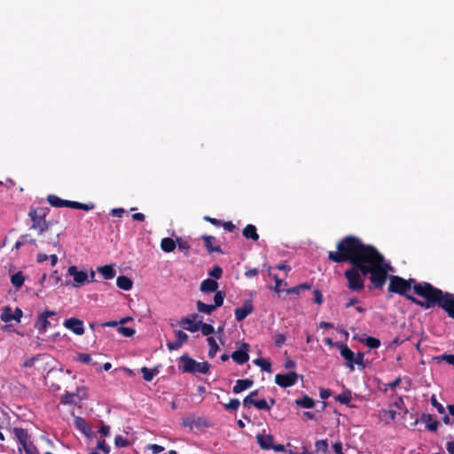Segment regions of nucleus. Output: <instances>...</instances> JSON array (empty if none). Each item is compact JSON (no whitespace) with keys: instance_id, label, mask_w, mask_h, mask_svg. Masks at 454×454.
Wrapping results in <instances>:
<instances>
[{"instance_id":"obj_61","label":"nucleus","mask_w":454,"mask_h":454,"mask_svg":"<svg viewBox=\"0 0 454 454\" xmlns=\"http://www.w3.org/2000/svg\"><path fill=\"white\" fill-rule=\"evenodd\" d=\"M258 274V270L257 269H250L246 271L245 275L248 278H252V277H254Z\"/></svg>"},{"instance_id":"obj_30","label":"nucleus","mask_w":454,"mask_h":454,"mask_svg":"<svg viewBox=\"0 0 454 454\" xmlns=\"http://www.w3.org/2000/svg\"><path fill=\"white\" fill-rule=\"evenodd\" d=\"M207 341L209 346L208 356L212 358L216 355V353L218 351V345L214 337H208L207 339Z\"/></svg>"},{"instance_id":"obj_29","label":"nucleus","mask_w":454,"mask_h":454,"mask_svg":"<svg viewBox=\"0 0 454 454\" xmlns=\"http://www.w3.org/2000/svg\"><path fill=\"white\" fill-rule=\"evenodd\" d=\"M254 363L258 365L262 371L267 372H271V364L266 358H257L254 361Z\"/></svg>"},{"instance_id":"obj_48","label":"nucleus","mask_w":454,"mask_h":454,"mask_svg":"<svg viewBox=\"0 0 454 454\" xmlns=\"http://www.w3.org/2000/svg\"><path fill=\"white\" fill-rule=\"evenodd\" d=\"M239 404H240V403L238 399H231L224 406L227 410H237L239 408Z\"/></svg>"},{"instance_id":"obj_63","label":"nucleus","mask_w":454,"mask_h":454,"mask_svg":"<svg viewBox=\"0 0 454 454\" xmlns=\"http://www.w3.org/2000/svg\"><path fill=\"white\" fill-rule=\"evenodd\" d=\"M132 218L135 221H144L145 220V215L142 213H135L132 215Z\"/></svg>"},{"instance_id":"obj_49","label":"nucleus","mask_w":454,"mask_h":454,"mask_svg":"<svg viewBox=\"0 0 454 454\" xmlns=\"http://www.w3.org/2000/svg\"><path fill=\"white\" fill-rule=\"evenodd\" d=\"M153 454H160L164 450V447L158 444H150L147 447Z\"/></svg>"},{"instance_id":"obj_9","label":"nucleus","mask_w":454,"mask_h":454,"mask_svg":"<svg viewBox=\"0 0 454 454\" xmlns=\"http://www.w3.org/2000/svg\"><path fill=\"white\" fill-rule=\"evenodd\" d=\"M23 316V312L20 309L15 308L12 309L11 307H4L3 312L1 314V319L4 322H11L12 320L16 322H20V319Z\"/></svg>"},{"instance_id":"obj_24","label":"nucleus","mask_w":454,"mask_h":454,"mask_svg":"<svg viewBox=\"0 0 454 454\" xmlns=\"http://www.w3.org/2000/svg\"><path fill=\"white\" fill-rule=\"evenodd\" d=\"M176 247V241L171 238H164L160 242V248L166 252L170 253L175 250Z\"/></svg>"},{"instance_id":"obj_39","label":"nucleus","mask_w":454,"mask_h":454,"mask_svg":"<svg viewBox=\"0 0 454 454\" xmlns=\"http://www.w3.org/2000/svg\"><path fill=\"white\" fill-rule=\"evenodd\" d=\"M351 400V394L350 392H343L342 394L339 395L336 397V401L348 404Z\"/></svg>"},{"instance_id":"obj_26","label":"nucleus","mask_w":454,"mask_h":454,"mask_svg":"<svg viewBox=\"0 0 454 454\" xmlns=\"http://www.w3.org/2000/svg\"><path fill=\"white\" fill-rule=\"evenodd\" d=\"M205 247L209 252H219L220 247L216 245V240L212 236H204L203 237Z\"/></svg>"},{"instance_id":"obj_22","label":"nucleus","mask_w":454,"mask_h":454,"mask_svg":"<svg viewBox=\"0 0 454 454\" xmlns=\"http://www.w3.org/2000/svg\"><path fill=\"white\" fill-rule=\"evenodd\" d=\"M98 271L102 274L104 278L112 279L114 278L116 271L113 265H104L98 268Z\"/></svg>"},{"instance_id":"obj_53","label":"nucleus","mask_w":454,"mask_h":454,"mask_svg":"<svg viewBox=\"0 0 454 454\" xmlns=\"http://www.w3.org/2000/svg\"><path fill=\"white\" fill-rule=\"evenodd\" d=\"M364 362V355L361 353H358L357 355L354 356V365H362L363 366Z\"/></svg>"},{"instance_id":"obj_3","label":"nucleus","mask_w":454,"mask_h":454,"mask_svg":"<svg viewBox=\"0 0 454 454\" xmlns=\"http://www.w3.org/2000/svg\"><path fill=\"white\" fill-rule=\"evenodd\" d=\"M178 367L184 372L207 373L209 364L207 362H197L188 356H182L179 359Z\"/></svg>"},{"instance_id":"obj_14","label":"nucleus","mask_w":454,"mask_h":454,"mask_svg":"<svg viewBox=\"0 0 454 454\" xmlns=\"http://www.w3.org/2000/svg\"><path fill=\"white\" fill-rule=\"evenodd\" d=\"M254 310V306L251 301H246L241 307L235 309V317L237 321L244 320Z\"/></svg>"},{"instance_id":"obj_42","label":"nucleus","mask_w":454,"mask_h":454,"mask_svg":"<svg viewBox=\"0 0 454 454\" xmlns=\"http://www.w3.org/2000/svg\"><path fill=\"white\" fill-rule=\"evenodd\" d=\"M254 406H255L259 410H270V405L268 404L267 401L264 399L256 400V402L254 403Z\"/></svg>"},{"instance_id":"obj_50","label":"nucleus","mask_w":454,"mask_h":454,"mask_svg":"<svg viewBox=\"0 0 454 454\" xmlns=\"http://www.w3.org/2000/svg\"><path fill=\"white\" fill-rule=\"evenodd\" d=\"M275 279V286L273 287V290L277 293H280L282 291L281 286H286V283H285L283 280L279 279L277 277H274Z\"/></svg>"},{"instance_id":"obj_34","label":"nucleus","mask_w":454,"mask_h":454,"mask_svg":"<svg viewBox=\"0 0 454 454\" xmlns=\"http://www.w3.org/2000/svg\"><path fill=\"white\" fill-rule=\"evenodd\" d=\"M316 451L326 454L328 450V442L326 440H319L315 443Z\"/></svg>"},{"instance_id":"obj_45","label":"nucleus","mask_w":454,"mask_h":454,"mask_svg":"<svg viewBox=\"0 0 454 454\" xmlns=\"http://www.w3.org/2000/svg\"><path fill=\"white\" fill-rule=\"evenodd\" d=\"M97 449L102 450L106 454H108L110 451V447L106 443L104 440L98 441Z\"/></svg>"},{"instance_id":"obj_8","label":"nucleus","mask_w":454,"mask_h":454,"mask_svg":"<svg viewBox=\"0 0 454 454\" xmlns=\"http://www.w3.org/2000/svg\"><path fill=\"white\" fill-rule=\"evenodd\" d=\"M298 380V375L296 372H288L286 374H277L275 376V382L278 386L282 387H287L294 386Z\"/></svg>"},{"instance_id":"obj_58","label":"nucleus","mask_w":454,"mask_h":454,"mask_svg":"<svg viewBox=\"0 0 454 454\" xmlns=\"http://www.w3.org/2000/svg\"><path fill=\"white\" fill-rule=\"evenodd\" d=\"M285 341H286V338L283 334H278L275 338V343L278 346H281L282 344L285 343Z\"/></svg>"},{"instance_id":"obj_5","label":"nucleus","mask_w":454,"mask_h":454,"mask_svg":"<svg viewBox=\"0 0 454 454\" xmlns=\"http://www.w3.org/2000/svg\"><path fill=\"white\" fill-rule=\"evenodd\" d=\"M32 220L31 228L35 230L38 235H43L48 231L49 224L45 220V213L33 209L29 212Z\"/></svg>"},{"instance_id":"obj_31","label":"nucleus","mask_w":454,"mask_h":454,"mask_svg":"<svg viewBox=\"0 0 454 454\" xmlns=\"http://www.w3.org/2000/svg\"><path fill=\"white\" fill-rule=\"evenodd\" d=\"M296 404L303 408H312L315 404L313 399L309 396H303L301 399L296 400Z\"/></svg>"},{"instance_id":"obj_16","label":"nucleus","mask_w":454,"mask_h":454,"mask_svg":"<svg viewBox=\"0 0 454 454\" xmlns=\"http://www.w3.org/2000/svg\"><path fill=\"white\" fill-rule=\"evenodd\" d=\"M74 425L82 434L88 438H92L94 434L90 425L81 417H75L74 419Z\"/></svg>"},{"instance_id":"obj_40","label":"nucleus","mask_w":454,"mask_h":454,"mask_svg":"<svg viewBox=\"0 0 454 454\" xmlns=\"http://www.w3.org/2000/svg\"><path fill=\"white\" fill-rule=\"evenodd\" d=\"M117 331L125 337H131L135 334V330L129 327L120 326Z\"/></svg>"},{"instance_id":"obj_33","label":"nucleus","mask_w":454,"mask_h":454,"mask_svg":"<svg viewBox=\"0 0 454 454\" xmlns=\"http://www.w3.org/2000/svg\"><path fill=\"white\" fill-rule=\"evenodd\" d=\"M43 236V242H45L47 244H51L52 245L53 247H59V234H55L53 236H45L44 234L42 235Z\"/></svg>"},{"instance_id":"obj_11","label":"nucleus","mask_w":454,"mask_h":454,"mask_svg":"<svg viewBox=\"0 0 454 454\" xmlns=\"http://www.w3.org/2000/svg\"><path fill=\"white\" fill-rule=\"evenodd\" d=\"M86 396V390L78 388L76 393H67L61 397L64 404H77Z\"/></svg>"},{"instance_id":"obj_37","label":"nucleus","mask_w":454,"mask_h":454,"mask_svg":"<svg viewBox=\"0 0 454 454\" xmlns=\"http://www.w3.org/2000/svg\"><path fill=\"white\" fill-rule=\"evenodd\" d=\"M21 448L24 450L26 454H39L35 446L29 441L26 445H22Z\"/></svg>"},{"instance_id":"obj_55","label":"nucleus","mask_w":454,"mask_h":454,"mask_svg":"<svg viewBox=\"0 0 454 454\" xmlns=\"http://www.w3.org/2000/svg\"><path fill=\"white\" fill-rule=\"evenodd\" d=\"M98 433L102 435V436H108L110 434V427L108 426H102L99 430H98Z\"/></svg>"},{"instance_id":"obj_35","label":"nucleus","mask_w":454,"mask_h":454,"mask_svg":"<svg viewBox=\"0 0 454 454\" xmlns=\"http://www.w3.org/2000/svg\"><path fill=\"white\" fill-rule=\"evenodd\" d=\"M141 372L143 374L144 380L146 381H151L156 374L155 370H152L147 367H143L141 369Z\"/></svg>"},{"instance_id":"obj_27","label":"nucleus","mask_w":454,"mask_h":454,"mask_svg":"<svg viewBox=\"0 0 454 454\" xmlns=\"http://www.w3.org/2000/svg\"><path fill=\"white\" fill-rule=\"evenodd\" d=\"M196 308L199 312L207 315H210L215 309V306H213L212 304H205L200 301L196 302Z\"/></svg>"},{"instance_id":"obj_62","label":"nucleus","mask_w":454,"mask_h":454,"mask_svg":"<svg viewBox=\"0 0 454 454\" xmlns=\"http://www.w3.org/2000/svg\"><path fill=\"white\" fill-rule=\"evenodd\" d=\"M431 403L434 407H436L439 410L440 412L442 411V406L440 403H438V402L434 396L431 397Z\"/></svg>"},{"instance_id":"obj_4","label":"nucleus","mask_w":454,"mask_h":454,"mask_svg":"<svg viewBox=\"0 0 454 454\" xmlns=\"http://www.w3.org/2000/svg\"><path fill=\"white\" fill-rule=\"evenodd\" d=\"M48 202L55 207H71L76 209H83L86 211L94 208L93 204H83L76 201L66 200L59 198L56 195H49L47 198Z\"/></svg>"},{"instance_id":"obj_52","label":"nucleus","mask_w":454,"mask_h":454,"mask_svg":"<svg viewBox=\"0 0 454 454\" xmlns=\"http://www.w3.org/2000/svg\"><path fill=\"white\" fill-rule=\"evenodd\" d=\"M314 301L317 304H321L323 302V295L320 291H314Z\"/></svg>"},{"instance_id":"obj_20","label":"nucleus","mask_w":454,"mask_h":454,"mask_svg":"<svg viewBox=\"0 0 454 454\" xmlns=\"http://www.w3.org/2000/svg\"><path fill=\"white\" fill-rule=\"evenodd\" d=\"M217 287L218 284L216 281L207 278L201 282L200 289L203 293H209L216 291Z\"/></svg>"},{"instance_id":"obj_1","label":"nucleus","mask_w":454,"mask_h":454,"mask_svg":"<svg viewBox=\"0 0 454 454\" xmlns=\"http://www.w3.org/2000/svg\"><path fill=\"white\" fill-rule=\"evenodd\" d=\"M337 247V252L329 253V258L336 262L348 261L353 264L345 272L348 288L353 291L364 288L363 277L368 274L373 287L380 288L384 286L388 273L393 271L392 267L374 247L362 244L356 238L344 239Z\"/></svg>"},{"instance_id":"obj_41","label":"nucleus","mask_w":454,"mask_h":454,"mask_svg":"<svg viewBox=\"0 0 454 454\" xmlns=\"http://www.w3.org/2000/svg\"><path fill=\"white\" fill-rule=\"evenodd\" d=\"M214 300H215V304H212V305L215 306V309H216V308H218V307L223 305V300H224V294L221 291H218L215 294Z\"/></svg>"},{"instance_id":"obj_2","label":"nucleus","mask_w":454,"mask_h":454,"mask_svg":"<svg viewBox=\"0 0 454 454\" xmlns=\"http://www.w3.org/2000/svg\"><path fill=\"white\" fill-rule=\"evenodd\" d=\"M411 283L414 284L413 289L417 294L427 298L428 302L436 301L450 317L454 318V294H443L441 290L434 288L427 283L416 284L412 279L406 281L400 277L393 276L390 278L388 290L408 296Z\"/></svg>"},{"instance_id":"obj_25","label":"nucleus","mask_w":454,"mask_h":454,"mask_svg":"<svg viewBox=\"0 0 454 454\" xmlns=\"http://www.w3.org/2000/svg\"><path fill=\"white\" fill-rule=\"evenodd\" d=\"M116 285L119 288L129 291L132 288V281L126 276H120L116 279Z\"/></svg>"},{"instance_id":"obj_36","label":"nucleus","mask_w":454,"mask_h":454,"mask_svg":"<svg viewBox=\"0 0 454 454\" xmlns=\"http://www.w3.org/2000/svg\"><path fill=\"white\" fill-rule=\"evenodd\" d=\"M200 329L202 334L205 336H208L215 333V328L211 325L203 323L202 321L200 324Z\"/></svg>"},{"instance_id":"obj_43","label":"nucleus","mask_w":454,"mask_h":454,"mask_svg":"<svg viewBox=\"0 0 454 454\" xmlns=\"http://www.w3.org/2000/svg\"><path fill=\"white\" fill-rule=\"evenodd\" d=\"M114 444L118 448H122V447H126L129 444V442L127 439H125L121 435H117V436H115V439H114Z\"/></svg>"},{"instance_id":"obj_19","label":"nucleus","mask_w":454,"mask_h":454,"mask_svg":"<svg viewBox=\"0 0 454 454\" xmlns=\"http://www.w3.org/2000/svg\"><path fill=\"white\" fill-rule=\"evenodd\" d=\"M51 357L46 355H40L27 360L24 363L25 367H33L35 364H48Z\"/></svg>"},{"instance_id":"obj_10","label":"nucleus","mask_w":454,"mask_h":454,"mask_svg":"<svg viewBox=\"0 0 454 454\" xmlns=\"http://www.w3.org/2000/svg\"><path fill=\"white\" fill-rule=\"evenodd\" d=\"M55 315V311L52 310H45L39 315L35 326L40 333H43L46 332L47 328L51 325L48 318L51 317H54Z\"/></svg>"},{"instance_id":"obj_17","label":"nucleus","mask_w":454,"mask_h":454,"mask_svg":"<svg viewBox=\"0 0 454 454\" xmlns=\"http://www.w3.org/2000/svg\"><path fill=\"white\" fill-rule=\"evenodd\" d=\"M188 340V335L181 331L178 330L176 332V340L172 342H168L167 344L169 350H176L182 347L184 343H185Z\"/></svg>"},{"instance_id":"obj_28","label":"nucleus","mask_w":454,"mask_h":454,"mask_svg":"<svg viewBox=\"0 0 454 454\" xmlns=\"http://www.w3.org/2000/svg\"><path fill=\"white\" fill-rule=\"evenodd\" d=\"M243 235L247 239H251L253 240H257L259 239V235L256 232V229L254 225L248 224L243 230Z\"/></svg>"},{"instance_id":"obj_32","label":"nucleus","mask_w":454,"mask_h":454,"mask_svg":"<svg viewBox=\"0 0 454 454\" xmlns=\"http://www.w3.org/2000/svg\"><path fill=\"white\" fill-rule=\"evenodd\" d=\"M24 277L21 272L15 273L11 278L12 284L17 287L20 288L24 284Z\"/></svg>"},{"instance_id":"obj_21","label":"nucleus","mask_w":454,"mask_h":454,"mask_svg":"<svg viewBox=\"0 0 454 454\" xmlns=\"http://www.w3.org/2000/svg\"><path fill=\"white\" fill-rule=\"evenodd\" d=\"M13 434L20 446L26 445L30 441L27 432L23 428H14Z\"/></svg>"},{"instance_id":"obj_13","label":"nucleus","mask_w":454,"mask_h":454,"mask_svg":"<svg viewBox=\"0 0 454 454\" xmlns=\"http://www.w3.org/2000/svg\"><path fill=\"white\" fill-rule=\"evenodd\" d=\"M63 325L72 331L74 333L77 335H82L84 333L83 322L78 318L71 317L63 323Z\"/></svg>"},{"instance_id":"obj_23","label":"nucleus","mask_w":454,"mask_h":454,"mask_svg":"<svg viewBox=\"0 0 454 454\" xmlns=\"http://www.w3.org/2000/svg\"><path fill=\"white\" fill-rule=\"evenodd\" d=\"M253 385V381L251 380H239L236 381L235 386L233 387V392L235 394H239L247 388H249Z\"/></svg>"},{"instance_id":"obj_56","label":"nucleus","mask_w":454,"mask_h":454,"mask_svg":"<svg viewBox=\"0 0 454 454\" xmlns=\"http://www.w3.org/2000/svg\"><path fill=\"white\" fill-rule=\"evenodd\" d=\"M123 213H124V209L123 208H114L110 212V214L113 216H116V217H121Z\"/></svg>"},{"instance_id":"obj_12","label":"nucleus","mask_w":454,"mask_h":454,"mask_svg":"<svg viewBox=\"0 0 454 454\" xmlns=\"http://www.w3.org/2000/svg\"><path fill=\"white\" fill-rule=\"evenodd\" d=\"M249 345L247 343H241L239 349L231 354V358L238 364H243L248 361Z\"/></svg>"},{"instance_id":"obj_15","label":"nucleus","mask_w":454,"mask_h":454,"mask_svg":"<svg viewBox=\"0 0 454 454\" xmlns=\"http://www.w3.org/2000/svg\"><path fill=\"white\" fill-rule=\"evenodd\" d=\"M256 442L262 450H271L274 444V437L266 434L265 430L256 435Z\"/></svg>"},{"instance_id":"obj_51","label":"nucleus","mask_w":454,"mask_h":454,"mask_svg":"<svg viewBox=\"0 0 454 454\" xmlns=\"http://www.w3.org/2000/svg\"><path fill=\"white\" fill-rule=\"evenodd\" d=\"M437 427H438V422L435 420H431L430 418L428 417V421L427 423V428L429 431H436Z\"/></svg>"},{"instance_id":"obj_38","label":"nucleus","mask_w":454,"mask_h":454,"mask_svg":"<svg viewBox=\"0 0 454 454\" xmlns=\"http://www.w3.org/2000/svg\"><path fill=\"white\" fill-rule=\"evenodd\" d=\"M365 345L370 348H376L380 347V341L373 337H368L364 340Z\"/></svg>"},{"instance_id":"obj_18","label":"nucleus","mask_w":454,"mask_h":454,"mask_svg":"<svg viewBox=\"0 0 454 454\" xmlns=\"http://www.w3.org/2000/svg\"><path fill=\"white\" fill-rule=\"evenodd\" d=\"M340 355L347 361V366L353 371L354 370V352L347 346H340Z\"/></svg>"},{"instance_id":"obj_64","label":"nucleus","mask_w":454,"mask_h":454,"mask_svg":"<svg viewBox=\"0 0 454 454\" xmlns=\"http://www.w3.org/2000/svg\"><path fill=\"white\" fill-rule=\"evenodd\" d=\"M446 449L450 454H454V442H447Z\"/></svg>"},{"instance_id":"obj_57","label":"nucleus","mask_w":454,"mask_h":454,"mask_svg":"<svg viewBox=\"0 0 454 454\" xmlns=\"http://www.w3.org/2000/svg\"><path fill=\"white\" fill-rule=\"evenodd\" d=\"M49 259V256L43 253H38L36 255V262L42 263Z\"/></svg>"},{"instance_id":"obj_60","label":"nucleus","mask_w":454,"mask_h":454,"mask_svg":"<svg viewBox=\"0 0 454 454\" xmlns=\"http://www.w3.org/2000/svg\"><path fill=\"white\" fill-rule=\"evenodd\" d=\"M333 449L336 454L342 453V445L340 442L333 443Z\"/></svg>"},{"instance_id":"obj_47","label":"nucleus","mask_w":454,"mask_h":454,"mask_svg":"<svg viewBox=\"0 0 454 454\" xmlns=\"http://www.w3.org/2000/svg\"><path fill=\"white\" fill-rule=\"evenodd\" d=\"M222 269L219 266H215L209 272V275L216 279H219L222 277Z\"/></svg>"},{"instance_id":"obj_59","label":"nucleus","mask_w":454,"mask_h":454,"mask_svg":"<svg viewBox=\"0 0 454 454\" xmlns=\"http://www.w3.org/2000/svg\"><path fill=\"white\" fill-rule=\"evenodd\" d=\"M271 450H274L277 452H286V447L283 444H273Z\"/></svg>"},{"instance_id":"obj_44","label":"nucleus","mask_w":454,"mask_h":454,"mask_svg":"<svg viewBox=\"0 0 454 454\" xmlns=\"http://www.w3.org/2000/svg\"><path fill=\"white\" fill-rule=\"evenodd\" d=\"M176 244L180 250L184 251V252H187L190 248L189 243L185 240H183L180 238L176 239Z\"/></svg>"},{"instance_id":"obj_46","label":"nucleus","mask_w":454,"mask_h":454,"mask_svg":"<svg viewBox=\"0 0 454 454\" xmlns=\"http://www.w3.org/2000/svg\"><path fill=\"white\" fill-rule=\"evenodd\" d=\"M76 360L82 364H89L91 361V357L89 354L81 353L77 355Z\"/></svg>"},{"instance_id":"obj_54","label":"nucleus","mask_w":454,"mask_h":454,"mask_svg":"<svg viewBox=\"0 0 454 454\" xmlns=\"http://www.w3.org/2000/svg\"><path fill=\"white\" fill-rule=\"evenodd\" d=\"M256 402V400L254 399V397H252V395H247L244 400H243V405L245 407H249L250 405H254V403Z\"/></svg>"},{"instance_id":"obj_7","label":"nucleus","mask_w":454,"mask_h":454,"mask_svg":"<svg viewBox=\"0 0 454 454\" xmlns=\"http://www.w3.org/2000/svg\"><path fill=\"white\" fill-rule=\"evenodd\" d=\"M200 323L201 318L198 314H192L181 320L184 328L191 333L199 331Z\"/></svg>"},{"instance_id":"obj_6","label":"nucleus","mask_w":454,"mask_h":454,"mask_svg":"<svg viewBox=\"0 0 454 454\" xmlns=\"http://www.w3.org/2000/svg\"><path fill=\"white\" fill-rule=\"evenodd\" d=\"M67 274L74 278L73 286L79 287L89 283V275L84 270H80L76 266H70L67 269Z\"/></svg>"}]
</instances>
